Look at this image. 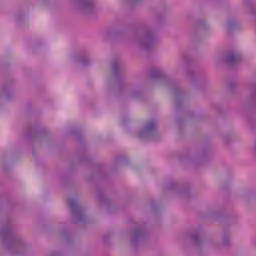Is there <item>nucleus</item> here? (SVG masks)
<instances>
[{"label": "nucleus", "instance_id": "nucleus-1", "mask_svg": "<svg viewBox=\"0 0 256 256\" xmlns=\"http://www.w3.org/2000/svg\"><path fill=\"white\" fill-rule=\"evenodd\" d=\"M228 61H230V63H233V61H237V55L232 54L229 56Z\"/></svg>", "mask_w": 256, "mask_h": 256}]
</instances>
